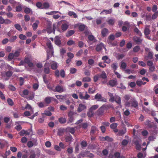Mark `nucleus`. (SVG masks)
I'll list each match as a JSON object with an SVG mask.
<instances>
[{
    "label": "nucleus",
    "mask_w": 158,
    "mask_h": 158,
    "mask_svg": "<svg viewBox=\"0 0 158 158\" xmlns=\"http://www.w3.org/2000/svg\"><path fill=\"white\" fill-rule=\"evenodd\" d=\"M141 37H139L137 36H135L133 37V40L137 44H141L143 40V39L141 38Z\"/></svg>",
    "instance_id": "nucleus-6"
},
{
    "label": "nucleus",
    "mask_w": 158,
    "mask_h": 158,
    "mask_svg": "<svg viewBox=\"0 0 158 158\" xmlns=\"http://www.w3.org/2000/svg\"><path fill=\"white\" fill-rule=\"evenodd\" d=\"M111 66L114 72L117 70L118 68V63L116 62L114 63L111 65Z\"/></svg>",
    "instance_id": "nucleus-25"
},
{
    "label": "nucleus",
    "mask_w": 158,
    "mask_h": 158,
    "mask_svg": "<svg viewBox=\"0 0 158 158\" xmlns=\"http://www.w3.org/2000/svg\"><path fill=\"white\" fill-rule=\"evenodd\" d=\"M150 26L148 25H146L145 26V27L144 30V33L145 35V37L149 40H151V38L149 35L150 34L151 30H150Z\"/></svg>",
    "instance_id": "nucleus-2"
},
{
    "label": "nucleus",
    "mask_w": 158,
    "mask_h": 158,
    "mask_svg": "<svg viewBox=\"0 0 158 158\" xmlns=\"http://www.w3.org/2000/svg\"><path fill=\"white\" fill-rule=\"evenodd\" d=\"M74 114H77L76 113H74L72 111H70L68 113V115L69 118L68 123H71L73 122L75 119L73 116Z\"/></svg>",
    "instance_id": "nucleus-4"
},
{
    "label": "nucleus",
    "mask_w": 158,
    "mask_h": 158,
    "mask_svg": "<svg viewBox=\"0 0 158 158\" xmlns=\"http://www.w3.org/2000/svg\"><path fill=\"white\" fill-rule=\"evenodd\" d=\"M58 67V64L57 62L54 61L51 65V68L53 70H56Z\"/></svg>",
    "instance_id": "nucleus-35"
},
{
    "label": "nucleus",
    "mask_w": 158,
    "mask_h": 158,
    "mask_svg": "<svg viewBox=\"0 0 158 158\" xmlns=\"http://www.w3.org/2000/svg\"><path fill=\"white\" fill-rule=\"evenodd\" d=\"M74 33L75 31L73 30L69 31L66 34V37H70L74 34Z\"/></svg>",
    "instance_id": "nucleus-37"
},
{
    "label": "nucleus",
    "mask_w": 158,
    "mask_h": 158,
    "mask_svg": "<svg viewBox=\"0 0 158 158\" xmlns=\"http://www.w3.org/2000/svg\"><path fill=\"white\" fill-rule=\"evenodd\" d=\"M56 98L58 99H61L63 100L64 98H66V95H55Z\"/></svg>",
    "instance_id": "nucleus-53"
},
{
    "label": "nucleus",
    "mask_w": 158,
    "mask_h": 158,
    "mask_svg": "<svg viewBox=\"0 0 158 158\" xmlns=\"http://www.w3.org/2000/svg\"><path fill=\"white\" fill-rule=\"evenodd\" d=\"M86 108V106L82 104H80L77 109V111L78 112H81L83 110Z\"/></svg>",
    "instance_id": "nucleus-12"
},
{
    "label": "nucleus",
    "mask_w": 158,
    "mask_h": 158,
    "mask_svg": "<svg viewBox=\"0 0 158 158\" xmlns=\"http://www.w3.org/2000/svg\"><path fill=\"white\" fill-rule=\"evenodd\" d=\"M59 36H56L54 38V42L55 44L57 45H60L61 44V41Z\"/></svg>",
    "instance_id": "nucleus-15"
},
{
    "label": "nucleus",
    "mask_w": 158,
    "mask_h": 158,
    "mask_svg": "<svg viewBox=\"0 0 158 158\" xmlns=\"http://www.w3.org/2000/svg\"><path fill=\"white\" fill-rule=\"evenodd\" d=\"M88 39L89 41H94V42H96V41L97 40H96L95 39L94 36L92 35H89L88 36Z\"/></svg>",
    "instance_id": "nucleus-38"
},
{
    "label": "nucleus",
    "mask_w": 158,
    "mask_h": 158,
    "mask_svg": "<svg viewBox=\"0 0 158 158\" xmlns=\"http://www.w3.org/2000/svg\"><path fill=\"white\" fill-rule=\"evenodd\" d=\"M14 57V56L13 53H10L8 54V58L7 60L8 61H10L13 59Z\"/></svg>",
    "instance_id": "nucleus-40"
},
{
    "label": "nucleus",
    "mask_w": 158,
    "mask_h": 158,
    "mask_svg": "<svg viewBox=\"0 0 158 158\" xmlns=\"http://www.w3.org/2000/svg\"><path fill=\"white\" fill-rule=\"evenodd\" d=\"M146 156V152H144L143 154L142 152H139L137 155V157L138 158H144Z\"/></svg>",
    "instance_id": "nucleus-31"
},
{
    "label": "nucleus",
    "mask_w": 158,
    "mask_h": 158,
    "mask_svg": "<svg viewBox=\"0 0 158 158\" xmlns=\"http://www.w3.org/2000/svg\"><path fill=\"white\" fill-rule=\"evenodd\" d=\"M153 53L151 51H149L147 56H145L144 57V58L146 60L148 59L151 60L153 58Z\"/></svg>",
    "instance_id": "nucleus-16"
},
{
    "label": "nucleus",
    "mask_w": 158,
    "mask_h": 158,
    "mask_svg": "<svg viewBox=\"0 0 158 158\" xmlns=\"http://www.w3.org/2000/svg\"><path fill=\"white\" fill-rule=\"evenodd\" d=\"M131 96L129 95H126L124 97V98L126 102L125 105L127 107H129L131 106V102L128 101L130 99Z\"/></svg>",
    "instance_id": "nucleus-8"
},
{
    "label": "nucleus",
    "mask_w": 158,
    "mask_h": 158,
    "mask_svg": "<svg viewBox=\"0 0 158 158\" xmlns=\"http://www.w3.org/2000/svg\"><path fill=\"white\" fill-rule=\"evenodd\" d=\"M85 25L84 24H81L79 26L78 29L80 31H83L85 29Z\"/></svg>",
    "instance_id": "nucleus-59"
},
{
    "label": "nucleus",
    "mask_w": 158,
    "mask_h": 158,
    "mask_svg": "<svg viewBox=\"0 0 158 158\" xmlns=\"http://www.w3.org/2000/svg\"><path fill=\"white\" fill-rule=\"evenodd\" d=\"M66 89L62 85H57L54 89V91L55 92H57L59 93H62L65 91Z\"/></svg>",
    "instance_id": "nucleus-3"
},
{
    "label": "nucleus",
    "mask_w": 158,
    "mask_h": 158,
    "mask_svg": "<svg viewBox=\"0 0 158 158\" xmlns=\"http://www.w3.org/2000/svg\"><path fill=\"white\" fill-rule=\"evenodd\" d=\"M39 23V20H36L35 23H34L32 25V28L34 31L36 30L37 29L38 25Z\"/></svg>",
    "instance_id": "nucleus-24"
},
{
    "label": "nucleus",
    "mask_w": 158,
    "mask_h": 158,
    "mask_svg": "<svg viewBox=\"0 0 158 158\" xmlns=\"http://www.w3.org/2000/svg\"><path fill=\"white\" fill-rule=\"evenodd\" d=\"M7 101L8 105L11 106L14 105V102L10 98H8L7 100Z\"/></svg>",
    "instance_id": "nucleus-47"
},
{
    "label": "nucleus",
    "mask_w": 158,
    "mask_h": 158,
    "mask_svg": "<svg viewBox=\"0 0 158 158\" xmlns=\"http://www.w3.org/2000/svg\"><path fill=\"white\" fill-rule=\"evenodd\" d=\"M29 94V91L27 89H25L23 91V94L21 95L22 97L24 96L27 95Z\"/></svg>",
    "instance_id": "nucleus-57"
},
{
    "label": "nucleus",
    "mask_w": 158,
    "mask_h": 158,
    "mask_svg": "<svg viewBox=\"0 0 158 158\" xmlns=\"http://www.w3.org/2000/svg\"><path fill=\"white\" fill-rule=\"evenodd\" d=\"M127 66L126 63L122 60L120 63V67L121 69L123 70H125L126 69Z\"/></svg>",
    "instance_id": "nucleus-22"
},
{
    "label": "nucleus",
    "mask_w": 158,
    "mask_h": 158,
    "mask_svg": "<svg viewBox=\"0 0 158 158\" xmlns=\"http://www.w3.org/2000/svg\"><path fill=\"white\" fill-rule=\"evenodd\" d=\"M134 144L136 146V149L138 150H140L141 149V145L140 144L139 141L138 140L135 141Z\"/></svg>",
    "instance_id": "nucleus-21"
},
{
    "label": "nucleus",
    "mask_w": 158,
    "mask_h": 158,
    "mask_svg": "<svg viewBox=\"0 0 158 158\" xmlns=\"http://www.w3.org/2000/svg\"><path fill=\"white\" fill-rule=\"evenodd\" d=\"M154 14L152 16V18L153 19H156L158 16V11L154 12Z\"/></svg>",
    "instance_id": "nucleus-64"
},
{
    "label": "nucleus",
    "mask_w": 158,
    "mask_h": 158,
    "mask_svg": "<svg viewBox=\"0 0 158 158\" xmlns=\"http://www.w3.org/2000/svg\"><path fill=\"white\" fill-rule=\"evenodd\" d=\"M36 6L39 9H42L43 8V4L40 2H38L36 3Z\"/></svg>",
    "instance_id": "nucleus-49"
},
{
    "label": "nucleus",
    "mask_w": 158,
    "mask_h": 158,
    "mask_svg": "<svg viewBox=\"0 0 158 158\" xmlns=\"http://www.w3.org/2000/svg\"><path fill=\"white\" fill-rule=\"evenodd\" d=\"M108 84L111 87H114L117 84V80L116 79L111 80L109 81Z\"/></svg>",
    "instance_id": "nucleus-11"
},
{
    "label": "nucleus",
    "mask_w": 158,
    "mask_h": 158,
    "mask_svg": "<svg viewBox=\"0 0 158 158\" xmlns=\"http://www.w3.org/2000/svg\"><path fill=\"white\" fill-rule=\"evenodd\" d=\"M126 132V128H125L124 130H121L118 131V135L119 136H122L125 134Z\"/></svg>",
    "instance_id": "nucleus-28"
},
{
    "label": "nucleus",
    "mask_w": 158,
    "mask_h": 158,
    "mask_svg": "<svg viewBox=\"0 0 158 158\" xmlns=\"http://www.w3.org/2000/svg\"><path fill=\"white\" fill-rule=\"evenodd\" d=\"M107 22L109 24L113 25L114 23L115 19H110L107 21Z\"/></svg>",
    "instance_id": "nucleus-50"
},
{
    "label": "nucleus",
    "mask_w": 158,
    "mask_h": 158,
    "mask_svg": "<svg viewBox=\"0 0 158 158\" xmlns=\"http://www.w3.org/2000/svg\"><path fill=\"white\" fill-rule=\"evenodd\" d=\"M85 45V46H86V45L85 44L84 42L82 41H79L78 44V46L80 48H82L84 45Z\"/></svg>",
    "instance_id": "nucleus-61"
},
{
    "label": "nucleus",
    "mask_w": 158,
    "mask_h": 158,
    "mask_svg": "<svg viewBox=\"0 0 158 158\" xmlns=\"http://www.w3.org/2000/svg\"><path fill=\"white\" fill-rule=\"evenodd\" d=\"M52 98H53V97H46L45 98L44 101L46 104H49L51 102Z\"/></svg>",
    "instance_id": "nucleus-33"
},
{
    "label": "nucleus",
    "mask_w": 158,
    "mask_h": 158,
    "mask_svg": "<svg viewBox=\"0 0 158 158\" xmlns=\"http://www.w3.org/2000/svg\"><path fill=\"white\" fill-rule=\"evenodd\" d=\"M101 33L102 37H105L109 34V30L106 28H104L102 30Z\"/></svg>",
    "instance_id": "nucleus-13"
},
{
    "label": "nucleus",
    "mask_w": 158,
    "mask_h": 158,
    "mask_svg": "<svg viewBox=\"0 0 158 158\" xmlns=\"http://www.w3.org/2000/svg\"><path fill=\"white\" fill-rule=\"evenodd\" d=\"M112 11V9H110L108 10H103L100 13V15L102 14H105L107 15L108 14H111Z\"/></svg>",
    "instance_id": "nucleus-20"
},
{
    "label": "nucleus",
    "mask_w": 158,
    "mask_h": 158,
    "mask_svg": "<svg viewBox=\"0 0 158 158\" xmlns=\"http://www.w3.org/2000/svg\"><path fill=\"white\" fill-rule=\"evenodd\" d=\"M66 131L72 134H74L75 132V129L73 127H67L66 129Z\"/></svg>",
    "instance_id": "nucleus-26"
},
{
    "label": "nucleus",
    "mask_w": 158,
    "mask_h": 158,
    "mask_svg": "<svg viewBox=\"0 0 158 158\" xmlns=\"http://www.w3.org/2000/svg\"><path fill=\"white\" fill-rule=\"evenodd\" d=\"M56 29V24L55 23H53V28L52 29V27H47L46 28L48 34H50L52 32L54 34H55Z\"/></svg>",
    "instance_id": "nucleus-5"
},
{
    "label": "nucleus",
    "mask_w": 158,
    "mask_h": 158,
    "mask_svg": "<svg viewBox=\"0 0 158 158\" xmlns=\"http://www.w3.org/2000/svg\"><path fill=\"white\" fill-rule=\"evenodd\" d=\"M49 65V63L48 62H46L44 64V71L46 74H48L50 72Z\"/></svg>",
    "instance_id": "nucleus-7"
},
{
    "label": "nucleus",
    "mask_w": 158,
    "mask_h": 158,
    "mask_svg": "<svg viewBox=\"0 0 158 158\" xmlns=\"http://www.w3.org/2000/svg\"><path fill=\"white\" fill-rule=\"evenodd\" d=\"M17 38V36L16 35H15L11 37L9 40V41L10 43H13L15 41Z\"/></svg>",
    "instance_id": "nucleus-56"
},
{
    "label": "nucleus",
    "mask_w": 158,
    "mask_h": 158,
    "mask_svg": "<svg viewBox=\"0 0 158 158\" xmlns=\"http://www.w3.org/2000/svg\"><path fill=\"white\" fill-rule=\"evenodd\" d=\"M5 73L6 77L4 79L5 81H7L8 80L9 78L12 75L13 72L12 71H9L6 72Z\"/></svg>",
    "instance_id": "nucleus-19"
},
{
    "label": "nucleus",
    "mask_w": 158,
    "mask_h": 158,
    "mask_svg": "<svg viewBox=\"0 0 158 158\" xmlns=\"http://www.w3.org/2000/svg\"><path fill=\"white\" fill-rule=\"evenodd\" d=\"M113 107L112 105L105 104L103 105L98 110V114L100 115H102L104 113V109Z\"/></svg>",
    "instance_id": "nucleus-1"
},
{
    "label": "nucleus",
    "mask_w": 158,
    "mask_h": 158,
    "mask_svg": "<svg viewBox=\"0 0 158 158\" xmlns=\"http://www.w3.org/2000/svg\"><path fill=\"white\" fill-rule=\"evenodd\" d=\"M70 73L71 74H74L77 71V69L74 68H71L70 69Z\"/></svg>",
    "instance_id": "nucleus-62"
},
{
    "label": "nucleus",
    "mask_w": 158,
    "mask_h": 158,
    "mask_svg": "<svg viewBox=\"0 0 158 158\" xmlns=\"http://www.w3.org/2000/svg\"><path fill=\"white\" fill-rule=\"evenodd\" d=\"M98 75L100 78H102L103 79H106L107 78L106 73L104 71H102L101 74Z\"/></svg>",
    "instance_id": "nucleus-23"
},
{
    "label": "nucleus",
    "mask_w": 158,
    "mask_h": 158,
    "mask_svg": "<svg viewBox=\"0 0 158 158\" xmlns=\"http://www.w3.org/2000/svg\"><path fill=\"white\" fill-rule=\"evenodd\" d=\"M41 114L42 115H44L45 114L46 116H50L52 115V113L47 110H44V113H42Z\"/></svg>",
    "instance_id": "nucleus-34"
},
{
    "label": "nucleus",
    "mask_w": 158,
    "mask_h": 158,
    "mask_svg": "<svg viewBox=\"0 0 158 158\" xmlns=\"http://www.w3.org/2000/svg\"><path fill=\"white\" fill-rule=\"evenodd\" d=\"M65 131V130L64 128H60L58 130L57 134L59 136H62Z\"/></svg>",
    "instance_id": "nucleus-18"
},
{
    "label": "nucleus",
    "mask_w": 158,
    "mask_h": 158,
    "mask_svg": "<svg viewBox=\"0 0 158 158\" xmlns=\"http://www.w3.org/2000/svg\"><path fill=\"white\" fill-rule=\"evenodd\" d=\"M47 46L49 48V50H53V46L52 45L51 42L50 40L47 42Z\"/></svg>",
    "instance_id": "nucleus-41"
},
{
    "label": "nucleus",
    "mask_w": 158,
    "mask_h": 158,
    "mask_svg": "<svg viewBox=\"0 0 158 158\" xmlns=\"http://www.w3.org/2000/svg\"><path fill=\"white\" fill-rule=\"evenodd\" d=\"M16 29L19 31H21L22 30L21 26L18 24H15L14 25Z\"/></svg>",
    "instance_id": "nucleus-43"
},
{
    "label": "nucleus",
    "mask_w": 158,
    "mask_h": 158,
    "mask_svg": "<svg viewBox=\"0 0 158 158\" xmlns=\"http://www.w3.org/2000/svg\"><path fill=\"white\" fill-rule=\"evenodd\" d=\"M91 80V78L89 77H85L82 78L83 82H90Z\"/></svg>",
    "instance_id": "nucleus-54"
},
{
    "label": "nucleus",
    "mask_w": 158,
    "mask_h": 158,
    "mask_svg": "<svg viewBox=\"0 0 158 158\" xmlns=\"http://www.w3.org/2000/svg\"><path fill=\"white\" fill-rule=\"evenodd\" d=\"M140 49V47L139 46L137 45L135 46L133 49V51L135 52H138Z\"/></svg>",
    "instance_id": "nucleus-58"
},
{
    "label": "nucleus",
    "mask_w": 158,
    "mask_h": 158,
    "mask_svg": "<svg viewBox=\"0 0 158 158\" xmlns=\"http://www.w3.org/2000/svg\"><path fill=\"white\" fill-rule=\"evenodd\" d=\"M131 100L132 101V102L131 103V106L135 108L138 107V102L134 98H132L131 99Z\"/></svg>",
    "instance_id": "nucleus-9"
},
{
    "label": "nucleus",
    "mask_w": 158,
    "mask_h": 158,
    "mask_svg": "<svg viewBox=\"0 0 158 158\" xmlns=\"http://www.w3.org/2000/svg\"><path fill=\"white\" fill-rule=\"evenodd\" d=\"M68 15L70 16H73V18H76L77 17V16L75 13L73 11H69L68 13Z\"/></svg>",
    "instance_id": "nucleus-36"
},
{
    "label": "nucleus",
    "mask_w": 158,
    "mask_h": 158,
    "mask_svg": "<svg viewBox=\"0 0 158 158\" xmlns=\"http://www.w3.org/2000/svg\"><path fill=\"white\" fill-rule=\"evenodd\" d=\"M81 145L82 148H84L87 146V142L83 140L81 143Z\"/></svg>",
    "instance_id": "nucleus-51"
},
{
    "label": "nucleus",
    "mask_w": 158,
    "mask_h": 158,
    "mask_svg": "<svg viewBox=\"0 0 158 158\" xmlns=\"http://www.w3.org/2000/svg\"><path fill=\"white\" fill-rule=\"evenodd\" d=\"M118 126V124L117 123H113L110 125V127L112 129H114L117 128Z\"/></svg>",
    "instance_id": "nucleus-60"
},
{
    "label": "nucleus",
    "mask_w": 158,
    "mask_h": 158,
    "mask_svg": "<svg viewBox=\"0 0 158 158\" xmlns=\"http://www.w3.org/2000/svg\"><path fill=\"white\" fill-rule=\"evenodd\" d=\"M50 6L48 2H45L43 3V9H48L49 8Z\"/></svg>",
    "instance_id": "nucleus-32"
},
{
    "label": "nucleus",
    "mask_w": 158,
    "mask_h": 158,
    "mask_svg": "<svg viewBox=\"0 0 158 158\" xmlns=\"http://www.w3.org/2000/svg\"><path fill=\"white\" fill-rule=\"evenodd\" d=\"M114 101L119 105H120L121 104V98L120 97L118 96H115V99Z\"/></svg>",
    "instance_id": "nucleus-42"
},
{
    "label": "nucleus",
    "mask_w": 158,
    "mask_h": 158,
    "mask_svg": "<svg viewBox=\"0 0 158 158\" xmlns=\"http://www.w3.org/2000/svg\"><path fill=\"white\" fill-rule=\"evenodd\" d=\"M102 96L101 94L97 93L95 96L94 99L97 100V101H100V100L102 99Z\"/></svg>",
    "instance_id": "nucleus-39"
},
{
    "label": "nucleus",
    "mask_w": 158,
    "mask_h": 158,
    "mask_svg": "<svg viewBox=\"0 0 158 158\" xmlns=\"http://www.w3.org/2000/svg\"><path fill=\"white\" fill-rule=\"evenodd\" d=\"M151 122L149 120H147L144 122V124L145 125L147 126L148 128H152L153 126L150 124Z\"/></svg>",
    "instance_id": "nucleus-29"
},
{
    "label": "nucleus",
    "mask_w": 158,
    "mask_h": 158,
    "mask_svg": "<svg viewBox=\"0 0 158 158\" xmlns=\"http://www.w3.org/2000/svg\"><path fill=\"white\" fill-rule=\"evenodd\" d=\"M68 27V25L66 23L63 24L61 26L62 30L63 31H65L66 30Z\"/></svg>",
    "instance_id": "nucleus-45"
},
{
    "label": "nucleus",
    "mask_w": 158,
    "mask_h": 158,
    "mask_svg": "<svg viewBox=\"0 0 158 158\" xmlns=\"http://www.w3.org/2000/svg\"><path fill=\"white\" fill-rule=\"evenodd\" d=\"M59 122L61 124L64 123H66V119L65 118L61 117L58 119Z\"/></svg>",
    "instance_id": "nucleus-46"
},
{
    "label": "nucleus",
    "mask_w": 158,
    "mask_h": 158,
    "mask_svg": "<svg viewBox=\"0 0 158 158\" xmlns=\"http://www.w3.org/2000/svg\"><path fill=\"white\" fill-rule=\"evenodd\" d=\"M103 45L102 43H101L99 44H97L96 47V50L97 51L99 52L102 49V47Z\"/></svg>",
    "instance_id": "nucleus-27"
},
{
    "label": "nucleus",
    "mask_w": 158,
    "mask_h": 158,
    "mask_svg": "<svg viewBox=\"0 0 158 158\" xmlns=\"http://www.w3.org/2000/svg\"><path fill=\"white\" fill-rule=\"evenodd\" d=\"M75 44V42L72 39H70L67 42V44L68 46H71Z\"/></svg>",
    "instance_id": "nucleus-52"
},
{
    "label": "nucleus",
    "mask_w": 158,
    "mask_h": 158,
    "mask_svg": "<svg viewBox=\"0 0 158 158\" xmlns=\"http://www.w3.org/2000/svg\"><path fill=\"white\" fill-rule=\"evenodd\" d=\"M53 54V50H47V58L46 60H48L51 56H52Z\"/></svg>",
    "instance_id": "nucleus-17"
},
{
    "label": "nucleus",
    "mask_w": 158,
    "mask_h": 158,
    "mask_svg": "<svg viewBox=\"0 0 158 158\" xmlns=\"http://www.w3.org/2000/svg\"><path fill=\"white\" fill-rule=\"evenodd\" d=\"M88 63L89 65L92 66L94 63V61L93 59H89L88 60Z\"/></svg>",
    "instance_id": "nucleus-63"
},
{
    "label": "nucleus",
    "mask_w": 158,
    "mask_h": 158,
    "mask_svg": "<svg viewBox=\"0 0 158 158\" xmlns=\"http://www.w3.org/2000/svg\"><path fill=\"white\" fill-rule=\"evenodd\" d=\"M65 141L71 143L73 141V138L70 134L67 135L65 137Z\"/></svg>",
    "instance_id": "nucleus-14"
},
{
    "label": "nucleus",
    "mask_w": 158,
    "mask_h": 158,
    "mask_svg": "<svg viewBox=\"0 0 158 158\" xmlns=\"http://www.w3.org/2000/svg\"><path fill=\"white\" fill-rule=\"evenodd\" d=\"M98 107V105H95L92 106L89 109V111H93V110H94L97 109Z\"/></svg>",
    "instance_id": "nucleus-55"
},
{
    "label": "nucleus",
    "mask_w": 158,
    "mask_h": 158,
    "mask_svg": "<svg viewBox=\"0 0 158 158\" xmlns=\"http://www.w3.org/2000/svg\"><path fill=\"white\" fill-rule=\"evenodd\" d=\"M98 131L97 127L95 126H92L91 127V129L90 131V133L94 134L95 132Z\"/></svg>",
    "instance_id": "nucleus-48"
},
{
    "label": "nucleus",
    "mask_w": 158,
    "mask_h": 158,
    "mask_svg": "<svg viewBox=\"0 0 158 158\" xmlns=\"http://www.w3.org/2000/svg\"><path fill=\"white\" fill-rule=\"evenodd\" d=\"M134 31L140 37L142 36V34L141 32L137 27H136L134 28Z\"/></svg>",
    "instance_id": "nucleus-30"
},
{
    "label": "nucleus",
    "mask_w": 158,
    "mask_h": 158,
    "mask_svg": "<svg viewBox=\"0 0 158 158\" xmlns=\"http://www.w3.org/2000/svg\"><path fill=\"white\" fill-rule=\"evenodd\" d=\"M79 98L80 99H84L85 100H88V98H89L90 96L88 94H87V92H86L85 95V96H83V94L82 93L80 92L79 93Z\"/></svg>",
    "instance_id": "nucleus-10"
},
{
    "label": "nucleus",
    "mask_w": 158,
    "mask_h": 158,
    "mask_svg": "<svg viewBox=\"0 0 158 158\" xmlns=\"http://www.w3.org/2000/svg\"><path fill=\"white\" fill-rule=\"evenodd\" d=\"M24 12L27 14L31 13H32V11L31 9L29 7H26L25 8L24 10Z\"/></svg>",
    "instance_id": "nucleus-44"
}]
</instances>
